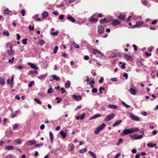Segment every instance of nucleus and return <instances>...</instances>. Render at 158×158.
I'll use <instances>...</instances> for the list:
<instances>
[{
	"mask_svg": "<svg viewBox=\"0 0 158 158\" xmlns=\"http://www.w3.org/2000/svg\"><path fill=\"white\" fill-rule=\"evenodd\" d=\"M120 24V22L118 20H114L112 23V24L113 26H115Z\"/></svg>",
	"mask_w": 158,
	"mask_h": 158,
	"instance_id": "2eb2a0df",
	"label": "nucleus"
},
{
	"mask_svg": "<svg viewBox=\"0 0 158 158\" xmlns=\"http://www.w3.org/2000/svg\"><path fill=\"white\" fill-rule=\"evenodd\" d=\"M67 18L69 20L72 22H75V20L73 18V17L71 16H68Z\"/></svg>",
	"mask_w": 158,
	"mask_h": 158,
	"instance_id": "dca6fc26",
	"label": "nucleus"
},
{
	"mask_svg": "<svg viewBox=\"0 0 158 158\" xmlns=\"http://www.w3.org/2000/svg\"><path fill=\"white\" fill-rule=\"evenodd\" d=\"M13 80H14V76H12L11 80H10V87H12L13 85Z\"/></svg>",
	"mask_w": 158,
	"mask_h": 158,
	"instance_id": "7c9ffc66",
	"label": "nucleus"
},
{
	"mask_svg": "<svg viewBox=\"0 0 158 158\" xmlns=\"http://www.w3.org/2000/svg\"><path fill=\"white\" fill-rule=\"evenodd\" d=\"M128 75L127 73H124L123 75V77H125L126 79L128 78Z\"/></svg>",
	"mask_w": 158,
	"mask_h": 158,
	"instance_id": "5fc2aeb1",
	"label": "nucleus"
},
{
	"mask_svg": "<svg viewBox=\"0 0 158 158\" xmlns=\"http://www.w3.org/2000/svg\"><path fill=\"white\" fill-rule=\"evenodd\" d=\"M28 64L32 68L35 69H38V67L35 64L31 63H28Z\"/></svg>",
	"mask_w": 158,
	"mask_h": 158,
	"instance_id": "0eeeda50",
	"label": "nucleus"
},
{
	"mask_svg": "<svg viewBox=\"0 0 158 158\" xmlns=\"http://www.w3.org/2000/svg\"><path fill=\"white\" fill-rule=\"evenodd\" d=\"M60 134L63 138H65L67 136L66 133L64 132L63 131H61L60 132Z\"/></svg>",
	"mask_w": 158,
	"mask_h": 158,
	"instance_id": "4468645a",
	"label": "nucleus"
},
{
	"mask_svg": "<svg viewBox=\"0 0 158 158\" xmlns=\"http://www.w3.org/2000/svg\"><path fill=\"white\" fill-rule=\"evenodd\" d=\"M126 64L125 63H123V64L121 66V68L122 69H125V65Z\"/></svg>",
	"mask_w": 158,
	"mask_h": 158,
	"instance_id": "8fccbe9b",
	"label": "nucleus"
},
{
	"mask_svg": "<svg viewBox=\"0 0 158 158\" xmlns=\"http://www.w3.org/2000/svg\"><path fill=\"white\" fill-rule=\"evenodd\" d=\"M43 144L41 143V144H36L35 145V147L37 148L40 147L41 146H43Z\"/></svg>",
	"mask_w": 158,
	"mask_h": 158,
	"instance_id": "79ce46f5",
	"label": "nucleus"
},
{
	"mask_svg": "<svg viewBox=\"0 0 158 158\" xmlns=\"http://www.w3.org/2000/svg\"><path fill=\"white\" fill-rule=\"evenodd\" d=\"M97 89L95 88H94L92 90V91L94 93H96L97 92Z\"/></svg>",
	"mask_w": 158,
	"mask_h": 158,
	"instance_id": "052dcab7",
	"label": "nucleus"
},
{
	"mask_svg": "<svg viewBox=\"0 0 158 158\" xmlns=\"http://www.w3.org/2000/svg\"><path fill=\"white\" fill-rule=\"evenodd\" d=\"M53 13L56 15H59V13L57 11H55L53 12Z\"/></svg>",
	"mask_w": 158,
	"mask_h": 158,
	"instance_id": "e2e57ef3",
	"label": "nucleus"
},
{
	"mask_svg": "<svg viewBox=\"0 0 158 158\" xmlns=\"http://www.w3.org/2000/svg\"><path fill=\"white\" fill-rule=\"evenodd\" d=\"M27 39H25L22 40V42L23 44H27Z\"/></svg>",
	"mask_w": 158,
	"mask_h": 158,
	"instance_id": "3c124183",
	"label": "nucleus"
},
{
	"mask_svg": "<svg viewBox=\"0 0 158 158\" xmlns=\"http://www.w3.org/2000/svg\"><path fill=\"white\" fill-rule=\"evenodd\" d=\"M142 3L145 6H146L147 4V2L146 1L144 0L142 1Z\"/></svg>",
	"mask_w": 158,
	"mask_h": 158,
	"instance_id": "774afa93",
	"label": "nucleus"
},
{
	"mask_svg": "<svg viewBox=\"0 0 158 158\" xmlns=\"http://www.w3.org/2000/svg\"><path fill=\"white\" fill-rule=\"evenodd\" d=\"M15 142L16 143L20 144L21 143L22 141L19 139H17L15 140Z\"/></svg>",
	"mask_w": 158,
	"mask_h": 158,
	"instance_id": "49530a36",
	"label": "nucleus"
},
{
	"mask_svg": "<svg viewBox=\"0 0 158 158\" xmlns=\"http://www.w3.org/2000/svg\"><path fill=\"white\" fill-rule=\"evenodd\" d=\"M143 23V22L142 21H139L137 22L136 24V26L137 27L139 26L142 24Z\"/></svg>",
	"mask_w": 158,
	"mask_h": 158,
	"instance_id": "72a5a7b5",
	"label": "nucleus"
},
{
	"mask_svg": "<svg viewBox=\"0 0 158 158\" xmlns=\"http://www.w3.org/2000/svg\"><path fill=\"white\" fill-rule=\"evenodd\" d=\"M118 18L122 20H123L125 19V16L124 15H120L118 17Z\"/></svg>",
	"mask_w": 158,
	"mask_h": 158,
	"instance_id": "a19ab883",
	"label": "nucleus"
},
{
	"mask_svg": "<svg viewBox=\"0 0 158 158\" xmlns=\"http://www.w3.org/2000/svg\"><path fill=\"white\" fill-rule=\"evenodd\" d=\"M129 117L133 120L138 121L139 120V118L138 117L135 116L131 113H129Z\"/></svg>",
	"mask_w": 158,
	"mask_h": 158,
	"instance_id": "f257e3e1",
	"label": "nucleus"
},
{
	"mask_svg": "<svg viewBox=\"0 0 158 158\" xmlns=\"http://www.w3.org/2000/svg\"><path fill=\"white\" fill-rule=\"evenodd\" d=\"M156 145V144L155 143H148L147 144V146L148 147H153L155 146Z\"/></svg>",
	"mask_w": 158,
	"mask_h": 158,
	"instance_id": "c85d7f7f",
	"label": "nucleus"
},
{
	"mask_svg": "<svg viewBox=\"0 0 158 158\" xmlns=\"http://www.w3.org/2000/svg\"><path fill=\"white\" fill-rule=\"evenodd\" d=\"M10 43L9 42L7 43V44H6V48H7V49L8 50L7 51V53L9 55L10 53V50H9V48H10Z\"/></svg>",
	"mask_w": 158,
	"mask_h": 158,
	"instance_id": "aec40b11",
	"label": "nucleus"
},
{
	"mask_svg": "<svg viewBox=\"0 0 158 158\" xmlns=\"http://www.w3.org/2000/svg\"><path fill=\"white\" fill-rule=\"evenodd\" d=\"M44 43V41L43 40H40L38 42V44L41 46L43 45Z\"/></svg>",
	"mask_w": 158,
	"mask_h": 158,
	"instance_id": "bb28decb",
	"label": "nucleus"
},
{
	"mask_svg": "<svg viewBox=\"0 0 158 158\" xmlns=\"http://www.w3.org/2000/svg\"><path fill=\"white\" fill-rule=\"evenodd\" d=\"M88 153L93 158H97L94 152L89 151L88 152Z\"/></svg>",
	"mask_w": 158,
	"mask_h": 158,
	"instance_id": "a211bd4d",
	"label": "nucleus"
},
{
	"mask_svg": "<svg viewBox=\"0 0 158 158\" xmlns=\"http://www.w3.org/2000/svg\"><path fill=\"white\" fill-rule=\"evenodd\" d=\"M58 49V47L57 46H55L53 51V53H56L57 52Z\"/></svg>",
	"mask_w": 158,
	"mask_h": 158,
	"instance_id": "37998d69",
	"label": "nucleus"
},
{
	"mask_svg": "<svg viewBox=\"0 0 158 158\" xmlns=\"http://www.w3.org/2000/svg\"><path fill=\"white\" fill-rule=\"evenodd\" d=\"M121 155V154L120 153H118L116 155L114 158H118Z\"/></svg>",
	"mask_w": 158,
	"mask_h": 158,
	"instance_id": "680f3d73",
	"label": "nucleus"
},
{
	"mask_svg": "<svg viewBox=\"0 0 158 158\" xmlns=\"http://www.w3.org/2000/svg\"><path fill=\"white\" fill-rule=\"evenodd\" d=\"M85 113L82 114H81V115L79 116V117L80 118V119H81V120L83 119L85 117Z\"/></svg>",
	"mask_w": 158,
	"mask_h": 158,
	"instance_id": "58836bf2",
	"label": "nucleus"
},
{
	"mask_svg": "<svg viewBox=\"0 0 158 158\" xmlns=\"http://www.w3.org/2000/svg\"><path fill=\"white\" fill-rule=\"evenodd\" d=\"M70 85V82L69 81H67V82L65 84V87L66 88H69Z\"/></svg>",
	"mask_w": 158,
	"mask_h": 158,
	"instance_id": "393cba45",
	"label": "nucleus"
},
{
	"mask_svg": "<svg viewBox=\"0 0 158 158\" xmlns=\"http://www.w3.org/2000/svg\"><path fill=\"white\" fill-rule=\"evenodd\" d=\"M122 103L123 104V106L126 107V108H129L130 107V106L128 105H127L123 101L122 102Z\"/></svg>",
	"mask_w": 158,
	"mask_h": 158,
	"instance_id": "2f4dec72",
	"label": "nucleus"
},
{
	"mask_svg": "<svg viewBox=\"0 0 158 158\" xmlns=\"http://www.w3.org/2000/svg\"><path fill=\"white\" fill-rule=\"evenodd\" d=\"M36 143L35 140H30L27 142L26 144L29 146H31L33 144H35Z\"/></svg>",
	"mask_w": 158,
	"mask_h": 158,
	"instance_id": "39448f33",
	"label": "nucleus"
},
{
	"mask_svg": "<svg viewBox=\"0 0 158 158\" xmlns=\"http://www.w3.org/2000/svg\"><path fill=\"white\" fill-rule=\"evenodd\" d=\"M100 130L98 128V127L94 131V133L96 134H97L99 132Z\"/></svg>",
	"mask_w": 158,
	"mask_h": 158,
	"instance_id": "ea45409f",
	"label": "nucleus"
},
{
	"mask_svg": "<svg viewBox=\"0 0 158 158\" xmlns=\"http://www.w3.org/2000/svg\"><path fill=\"white\" fill-rule=\"evenodd\" d=\"M118 80V79L116 77H114L112 78L111 79V81H115Z\"/></svg>",
	"mask_w": 158,
	"mask_h": 158,
	"instance_id": "6e6d98bb",
	"label": "nucleus"
},
{
	"mask_svg": "<svg viewBox=\"0 0 158 158\" xmlns=\"http://www.w3.org/2000/svg\"><path fill=\"white\" fill-rule=\"evenodd\" d=\"M48 93L51 94L52 92V88H50L47 91Z\"/></svg>",
	"mask_w": 158,
	"mask_h": 158,
	"instance_id": "603ef678",
	"label": "nucleus"
},
{
	"mask_svg": "<svg viewBox=\"0 0 158 158\" xmlns=\"http://www.w3.org/2000/svg\"><path fill=\"white\" fill-rule=\"evenodd\" d=\"M2 34L5 36H8L9 35V34L8 31H3Z\"/></svg>",
	"mask_w": 158,
	"mask_h": 158,
	"instance_id": "de8ad7c7",
	"label": "nucleus"
},
{
	"mask_svg": "<svg viewBox=\"0 0 158 158\" xmlns=\"http://www.w3.org/2000/svg\"><path fill=\"white\" fill-rule=\"evenodd\" d=\"M129 90L130 93L134 95H136V93L138 92V90H136L135 88H131Z\"/></svg>",
	"mask_w": 158,
	"mask_h": 158,
	"instance_id": "423d86ee",
	"label": "nucleus"
},
{
	"mask_svg": "<svg viewBox=\"0 0 158 158\" xmlns=\"http://www.w3.org/2000/svg\"><path fill=\"white\" fill-rule=\"evenodd\" d=\"M34 27L33 26L31 27V25H29V29L30 30H34Z\"/></svg>",
	"mask_w": 158,
	"mask_h": 158,
	"instance_id": "338daca9",
	"label": "nucleus"
},
{
	"mask_svg": "<svg viewBox=\"0 0 158 158\" xmlns=\"http://www.w3.org/2000/svg\"><path fill=\"white\" fill-rule=\"evenodd\" d=\"M73 98H75L76 100H77V101H80L81 100V97L80 96H79L78 97L76 95H73L72 96Z\"/></svg>",
	"mask_w": 158,
	"mask_h": 158,
	"instance_id": "1a4fd4ad",
	"label": "nucleus"
},
{
	"mask_svg": "<svg viewBox=\"0 0 158 158\" xmlns=\"http://www.w3.org/2000/svg\"><path fill=\"white\" fill-rule=\"evenodd\" d=\"M99 90L100 92L99 93L101 94L102 93V91H105V89L103 87H100L99 88Z\"/></svg>",
	"mask_w": 158,
	"mask_h": 158,
	"instance_id": "4c0bfd02",
	"label": "nucleus"
},
{
	"mask_svg": "<svg viewBox=\"0 0 158 158\" xmlns=\"http://www.w3.org/2000/svg\"><path fill=\"white\" fill-rule=\"evenodd\" d=\"M34 83L35 82L34 81H32L28 85V87H31L34 84Z\"/></svg>",
	"mask_w": 158,
	"mask_h": 158,
	"instance_id": "a18cd8bd",
	"label": "nucleus"
},
{
	"mask_svg": "<svg viewBox=\"0 0 158 158\" xmlns=\"http://www.w3.org/2000/svg\"><path fill=\"white\" fill-rule=\"evenodd\" d=\"M73 46L76 48H79V46L75 43V42H73Z\"/></svg>",
	"mask_w": 158,
	"mask_h": 158,
	"instance_id": "e433bc0d",
	"label": "nucleus"
},
{
	"mask_svg": "<svg viewBox=\"0 0 158 158\" xmlns=\"http://www.w3.org/2000/svg\"><path fill=\"white\" fill-rule=\"evenodd\" d=\"M42 16L44 18H46L48 16V14L47 12L44 11L42 14Z\"/></svg>",
	"mask_w": 158,
	"mask_h": 158,
	"instance_id": "412c9836",
	"label": "nucleus"
},
{
	"mask_svg": "<svg viewBox=\"0 0 158 158\" xmlns=\"http://www.w3.org/2000/svg\"><path fill=\"white\" fill-rule=\"evenodd\" d=\"M130 136L132 138L134 139H137V134H134L132 135H130Z\"/></svg>",
	"mask_w": 158,
	"mask_h": 158,
	"instance_id": "c756f323",
	"label": "nucleus"
},
{
	"mask_svg": "<svg viewBox=\"0 0 158 158\" xmlns=\"http://www.w3.org/2000/svg\"><path fill=\"white\" fill-rule=\"evenodd\" d=\"M122 121L121 120H118L113 125V126L114 127L118 125L119 124L121 123Z\"/></svg>",
	"mask_w": 158,
	"mask_h": 158,
	"instance_id": "b1692460",
	"label": "nucleus"
},
{
	"mask_svg": "<svg viewBox=\"0 0 158 158\" xmlns=\"http://www.w3.org/2000/svg\"><path fill=\"white\" fill-rule=\"evenodd\" d=\"M104 81V78L103 77H102L99 80V82L100 83H102Z\"/></svg>",
	"mask_w": 158,
	"mask_h": 158,
	"instance_id": "bf43d9fd",
	"label": "nucleus"
},
{
	"mask_svg": "<svg viewBox=\"0 0 158 158\" xmlns=\"http://www.w3.org/2000/svg\"><path fill=\"white\" fill-rule=\"evenodd\" d=\"M19 124L16 123L13 126V129L15 130V129L17 128L19 126Z\"/></svg>",
	"mask_w": 158,
	"mask_h": 158,
	"instance_id": "09e8293b",
	"label": "nucleus"
},
{
	"mask_svg": "<svg viewBox=\"0 0 158 158\" xmlns=\"http://www.w3.org/2000/svg\"><path fill=\"white\" fill-rule=\"evenodd\" d=\"M0 83L2 85H4L5 84V80L2 77H0Z\"/></svg>",
	"mask_w": 158,
	"mask_h": 158,
	"instance_id": "6ab92c4d",
	"label": "nucleus"
},
{
	"mask_svg": "<svg viewBox=\"0 0 158 158\" xmlns=\"http://www.w3.org/2000/svg\"><path fill=\"white\" fill-rule=\"evenodd\" d=\"M106 21V19H101V20H100V22L101 23H103L104 22Z\"/></svg>",
	"mask_w": 158,
	"mask_h": 158,
	"instance_id": "13d9d810",
	"label": "nucleus"
},
{
	"mask_svg": "<svg viewBox=\"0 0 158 158\" xmlns=\"http://www.w3.org/2000/svg\"><path fill=\"white\" fill-rule=\"evenodd\" d=\"M133 47L134 48V50L135 51H137V49L136 46L135 44H133Z\"/></svg>",
	"mask_w": 158,
	"mask_h": 158,
	"instance_id": "69168bd1",
	"label": "nucleus"
},
{
	"mask_svg": "<svg viewBox=\"0 0 158 158\" xmlns=\"http://www.w3.org/2000/svg\"><path fill=\"white\" fill-rule=\"evenodd\" d=\"M34 101L35 102L39 104H41L42 103L41 101L37 98H35Z\"/></svg>",
	"mask_w": 158,
	"mask_h": 158,
	"instance_id": "f704fd0d",
	"label": "nucleus"
},
{
	"mask_svg": "<svg viewBox=\"0 0 158 158\" xmlns=\"http://www.w3.org/2000/svg\"><path fill=\"white\" fill-rule=\"evenodd\" d=\"M101 115L99 114H96L95 115L89 118V119L90 120H92L93 119H94L96 118H97L101 116Z\"/></svg>",
	"mask_w": 158,
	"mask_h": 158,
	"instance_id": "9b49d317",
	"label": "nucleus"
},
{
	"mask_svg": "<svg viewBox=\"0 0 158 158\" xmlns=\"http://www.w3.org/2000/svg\"><path fill=\"white\" fill-rule=\"evenodd\" d=\"M9 13V9H7L6 10L4 11V14L6 15H8Z\"/></svg>",
	"mask_w": 158,
	"mask_h": 158,
	"instance_id": "c9c22d12",
	"label": "nucleus"
},
{
	"mask_svg": "<svg viewBox=\"0 0 158 158\" xmlns=\"http://www.w3.org/2000/svg\"><path fill=\"white\" fill-rule=\"evenodd\" d=\"M89 21L92 22H97L98 21V19H94L92 17H90V19L89 20Z\"/></svg>",
	"mask_w": 158,
	"mask_h": 158,
	"instance_id": "4be33fe9",
	"label": "nucleus"
},
{
	"mask_svg": "<svg viewBox=\"0 0 158 158\" xmlns=\"http://www.w3.org/2000/svg\"><path fill=\"white\" fill-rule=\"evenodd\" d=\"M143 137V136L142 135H138L137 134V139H139L142 138Z\"/></svg>",
	"mask_w": 158,
	"mask_h": 158,
	"instance_id": "864d4df0",
	"label": "nucleus"
},
{
	"mask_svg": "<svg viewBox=\"0 0 158 158\" xmlns=\"http://www.w3.org/2000/svg\"><path fill=\"white\" fill-rule=\"evenodd\" d=\"M68 147L70 151H72L74 148V146L73 144L70 143Z\"/></svg>",
	"mask_w": 158,
	"mask_h": 158,
	"instance_id": "f8f14e48",
	"label": "nucleus"
},
{
	"mask_svg": "<svg viewBox=\"0 0 158 158\" xmlns=\"http://www.w3.org/2000/svg\"><path fill=\"white\" fill-rule=\"evenodd\" d=\"M98 32L99 34H102L104 32V28L102 26H99L98 27Z\"/></svg>",
	"mask_w": 158,
	"mask_h": 158,
	"instance_id": "7ed1b4c3",
	"label": "nucleus"
},
{
	"mask_svg": "<svg viewBox=\"0 0 158 158\" xmlns=\"http://www.w3.org/2000/svg\"><path fill=\"white\" fill-rule=\"evenodd\" d=\"M114 114L113 113L112 114L110 115H108L106 116L105 118V120L106 121H109L111 119L113 118L114 117Z\"/></svg>",
	"mask_w": 158,
	"mask_h": 158,
	"instance_id": "20e7f679",
	"label": "nucleus"
},
{
	"mask_svg": "<svg viewBox=\"0 0 158 158\" xmlns=\"http://www.w3.org/2000/svg\"><path fill=\"white\" fill-rule=\"evenodd\" d=\"M130 128L126 129L124 130L123 132L120 134L122 136H124L125 135H127L131 133Z\"/></svg>",
	"mask_w": 158,
	"mask_h": 158,
	"instance_id": "f03ea898",
	"label": "nucleus"
},
{
	"mask_svg": "<svg viewBox=\"0 0 158 158\" xmlns=\"http://www.w3.org/2000/svg\"><path fill=\"white\" fill-rule=\"evenodd\" d=\"M124 58L127 60H132V57L129 56L128 54H126L124 55Z\"/></svg>",
	"mask_w": 158,
	"mask_h": 158,
	"instance_id": "6e6552de",
	"label": "nucleus"
},
{
	"mask_svg": "<svg viewBox=\"0 0 158 158\" xmlns=\"http://www.w3.org/2000/svg\"><path fill=\"white\" fill-rule=\"evenodd\" d=\"M130 129L131 133L133 132H136L140 131V129L138 128H131Z\"/></svg>",
	"mask_w": 158,
	"mask_h": 158,
	"instance_id": "ddd939ff",
	"label": "nucleus"
},
{
	"mask_svg": "<svg viewBox=\"0 0 158 158\" xmlns=\"http://www.w3.org/2000/svg\"><path fill=\"white\" fill-rule=\"evenodd\" d=\"M108 106L110 108L112 109H117L118 108L117 106L113 105H109Z\"/></svg>",
	"mask_w": 158,
	"mask_h": 158,
	"instance_id": "f3484780",
	"label": "nucleus"
},
{
	"mask_svg": "<svg viewBox=\"0 0 158 158\" xmlns=\"http://www.w3.org/2000/svg\"><path fill=\"white\" fill-rule=\"evenodd\" d=\"M52 77L54 79L57 81H58L59 79V78L56 75H52Z\"/></svg>",
	"mask_w": 158,
	"mask_h": 158,
	"instance_id": "473e14b6",
	"label": "nucleus"
},
{
	"mask_svg": "<svg viewBox=\"0 0 158 158\" xmlns=\"http://www.w3.org/2000/svg\"><path fill=\"white\" fill-rule=\"evenodd\" d=\"M25 11L24 10H22L21 11V13L23 16H24L25 14Z\"/></svg>",
	"mask_w": 158,
	"mask_h": 158,
	"instance_id": "4d7b16f0",
	"label": "nucleus"
},
{
	"mask_svg": "<svg viewBox=\"0 0 158 158\" xmlns=\"http://www.w3.org/2000/svg\"><path fill=\"white\" fill-rule=\"evenodd\" d=\"M93 51L92 52V53L94 54H96L97 53H98L100 55H102V53L100 51L97 49H93Z\"/></svg>",
	"mask_w": 158,
	"mask_h": 158,
	"instance_id": "9d476101",
	"label": "nucleus"
},
{
	"mask_svg": "<svg viewBox=\"0 0 158 158\" xmlns=\"http://www.w3.org/2000/svg\"><path fill=\"white\" fill-rule=\"evenodd\" d=\"M59 32L58 31H56L54 32H52L51 33V35H52L54 36L56 35H57L58 33Z\"/></svg>",
	"mask_w": 158,
	"mask_h": 158,
	"instance_id": "c03bdc74",
	"label": "nucleus"
},
{
	"mask_svg": "<svg viewBox=\"0 0 158 158\" xmlns=\"http://www.w3.org/2000/svg\"><path fill=\"white\" fill-rule=\"evenodd\" d=\"M105 126L106 125L105 123H102L98 127L100 130H101L105 127Z\"/></svg>",
	"mask_w": 158,
	"mask_h": 158,
	"instance_id": "a878e982",
	"label": "nucleus"
},
{
	"mask_svg": "<svg viewBox=\"0 0 158 158\" xmlns=\"http://www.w3.org/2000/svg\"><path fill=\"white\" fill-rule=\"evenodd\" d=\"M49 135L51 143H52L54 138L53 135L52 134V133L51 132H49Z\"/></svg>",
	"mask_w": 158,
	"mask_h": 158,
	"instance_id": "5701e85b",
	"label": "nucleus"
},
{
	"mask_svg": "<svg viewBox=\"0 0 158 158\" xmlns=\"http://www.w3.org/2000/svg\"><path fill=\"white\" fill-rule=\"evenodd\" d=\"M87 151V149L86 148H85L84 149H81L79 151V152L80 153H82L84 152H85Z\"/></svg>",
	"mask_w": 158,
	"mask_h": 158,
	"instance_id": "cd10ccee",
	"label": "nucleus"
},
{
	"mask_svg": "<svg viewBox=\"0 0 158 158\" xmlns=\"http://www.w3.org/2000/svg\"><path fill=\"white\" fill-rule=\"evenodd\" d=\"M157 23V21L156 20H154L153 21H152V25H156Z\"/></svg>",
	"mask_w": 158,
	"mask_h": 158,
	"instance_id": "0e129e2a",
	"label": "nucleus"
}]
</instances>
